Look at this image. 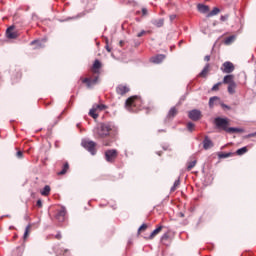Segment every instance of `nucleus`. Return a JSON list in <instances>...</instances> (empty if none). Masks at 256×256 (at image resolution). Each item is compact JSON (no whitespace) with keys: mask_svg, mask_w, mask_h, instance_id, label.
I'll list each match as a JSON object with an SVG mask.
<instances>
[{"mask_svg":"<svg viewBox=\"0 0 256 256\" xmlns=\"http://www.w3.org/2000/svg\"><path fill=\"white\" fill-rule=\"evenodd\" d=\"M30 45H37V49H41V48L45 47V45H43L41 40H37V39L30 42Z\"/></svg>","mask_w":256,"mask_h":256,"instance_id":"obj_33","label":"nucleus"},{"mask_svg":"<svg viewBox=\"0 0 256 256\" xmlns=\"http://www.w3.org/2000/svg\"><path fill=\"white\" fill-rule=\"evenodd\" d=\"M175 115H177V108L175 106H173L172 108H170V110L167 114V119H174Z\"/></svg>","mask_w":256,"mask_h":256,"instance_id":"obj_21","label":"nucleus"},{"mask_svg":"<svg viewBox=\"0 0 256 256\" xmlns=\"http://www.w3.org/2000/svg\"><path fill=\"white\" fill-rule=\"evenodd\" d=\"M65 113V110H63L60 114H59V116L57 117V119L58 120H56L55 122H54V125H57V123H59V121H61V119H63V114Z\"/></svg>","mask_w":256,"mask_h":256,"instance_id":"obj_40","label":"nucleus"},{"mask_svg":"<svg viewBox=\"0 0 256 256\" xmlns=\"http://www.w3.org/2000/svg\"><path fill=\"white\" fill-rule=\"evenodd\" d=\"M186 127H187V131H189V133H193L195 131V123H193V122H188Z\"/></svg>","mask_w":256,"mask_h":256,"instance_id":"obj_35","label":"nucleus"},{"mask_svg":"<svg viewBox=\"0 0 256 256\" xmlns=\"http://www.w3.org/2000/svg\"><path fill=\"white\" fill-rule=\"evenodd\" d=\"M95 139L102 141L104 147H111V143L115 141L117 126L113 122H101L93 129Z\"/></svg>","mask_w":256,"mask_h":256,"instance_id":"obj_1","label":"nucleus"},{"mask_svg":"<svg viewBox=\"0 0 256 256\" xmlns=\"http://www.w3.org/2000/svg\"><path fill=\"white\" fill-rule=\"evenodd\" d=\"M102 64L99 59H96L93 63V73L99 75V69H101Z\"/></svg>","mask_w":256,"mask_h":256,"instance_id":"obj_17","label":"nucleus"},{"mask_svg":"<svg viewBox=\"0 0 256 256\" xmlns=\"http://www.w3.org/2000/svg\"><path fill=\"white\" fill-rule=\"evenodd\" d=\"M221 9L214 7L208 14L207 17H214V15H218Z\"/></svg>","mask_w":256,"mask_h":256,"instance_id":"obj_29","label":"nucleus"},{"mask_svg":"<svg viewBox=\"0 0 256 256\" xmlns=\"http://www.w3.org/2000/svg\"><path fill=\"white\" fill-rule=\"evenodd\" d=\"M165 54H158L156 56H153L150 61L152 63H155L156 65H159V63H163L165 61Z\"/></svg>","mask_w":256,"mask_h":256,"instance_id":"obj_12","label":"nucleus"},{"mask_svg":"<svg viewBox=\"0 0 256 256\" xmlns=\"http://www.w3.org/2000/svg\"><path fill=\"white\" fill-rule=\"evenodd\" d=\"M145 33H147V31L141 30V31L137 34V37H143V35H145Z\"/></svg>","mask_w":256,"mask_h":256,"instance_id":"obj_51","label":"nucleus"},{"mask_svg":"<svg viewBox=\"0 0 256 256\" xmlns=\"http://www.w3.org/2000/svg\"><path fill=\"white\" fill-rule=\"evenodd\" d=\"M181 45H183V40H180V41L178 42V47H181Z\"/></svg>","mask_w":256,"mask_h":256,"instance_id":"obj_60","label":"nucleus"},{"mask_svg":"<svg viewBox=\"0 0 256 256\" xmlns=\"http://www.w3.org/2000/svg\"><path fill=\"white\" fill-rule=\"evenodd\" d=\"M220 85H223V82H218V83L214 84L213 87L211 88V91H219Z\"/></svg>","mask_w":256,"mask_h":256,"instance_id":"obj_39","label":"nucleus"},{"mask_svg":"<svg viewBox=\"0 0 256 256\" xmlns=\"http://www.w3.org/2000/svg\"><path fill=\"white\" fill-rule=\"evenodd\" d=\"M227 19H229V16L226 14V15H222L220 17V21H227Z\"/></svg>","mask_w":256,"mask_h":256,"instance_id":"obj_50","label":"nucleus"},{"mask_svg":"<svg viewBox=\"0 0 256 256\" xmlns=\"http://www.w3.org/2000/svg\"><path fill=\"white\" fill-rule=\"evenodd\" d=\"M40 193L41 195H43V197H47V195L51 193V186L50 185L44 186V188L40 191Z\"/></svg>","mask_w":256,"mask_h":256,"instance_id":"obj_24","label":"nucleus"},{"mask_svg":"<svg viewBox=\"0 0 256 256\" xmlns=\"http://www.w3.org/2000/svg\"><path fill=\"white\" fill-rule=\"evenodd\" d=\"M57 256H71V253L67 249H60V251L56 252Z\"/></svg>","mask_w":256,"mask_h":256,"instance_id":"obj_27","label":"nucleus"},{"mask_svg":"<svg viewBox=\"0 0 256 256\" xmlns=\"http://www.w3.org/2000/svg\"><path fill=\"white\" fill-rule=\"evenodd\" d=\"M136 15H141V11H140V10H137V11H136Z\"/></svg>","mask_w":256,"mask_h":256,"instance_id":"obj_63","label":"nucleus"},{"mask_svg":"<svg viewBox=\"0 0 256 256\" xmlns=\"http://www.w3.org/2000/svg\"><path fill=\"white\" fill-rule=\"evenodd\" d=\"M137 23H141V18H136Z\"/></svg>","mask_w":256,"mask_h":256,"instance_id":"obj_64","label":"nucleus"},{"mask_svg":"<svg viewBox=\"0 0 256 256\" xmlns=\"http://www.w3.org/2000/svg\"><path fill=\"white\" fill-rule=\"evenodd\" d=\"M116 93L118 95H125L126 93H129V87L123 84H120L116 87Z\"/></svg>","mask_w":256,"mask_h":256,"instance_id":"obj_13","label":"nucleus"},{"mask_svg":"<svg viewBox=\"0 0 256 256\" xmlns=\"http://www.w3.org/2000/svg\"><path fill=\"white\" fill-rule=\"evenodd\" d=\"M170 22L173 23V21H175L177 19V15L176 14H171L169 16Z\"/></svg>","mask_w":256,"mask_h":256,"instance_id":"obj_48","label":"nucleus"},{"mask_svg":"<svg viewBox=\"0 0 256 256\" xmlns=\"http://www.w3.org/2000/svg\"><path fill=\"white\" fill-rule=\"evenodd\" d=\"M234 78L233 74H227L224 76L222 83H224V85H232V83H235Z\"/></svg>","mask_w":256,"mask_h":256,"instance_id":"obj_14","label":"nucleus"},{"mask_svg":"<svg viewBox=\"0 0 256 256\" xmlns=\"http://www.w3.org/2000/svg\"><path fill=\"white\" fill-rule=\"evenodd\" d=\"M105 49L108 53H111L112 49L109 46V39L106 38V45H105Z\"/></svg>","mask_w":256,"mask_h":256,"instance_id":"obj_44","label":"nucleus"},{"mask_svg":"<svg viewBox=\"0 0 256 256\" xmlns=\"http://www.w3.org/2000/svg\"><path fill=\"white\" fill-rule=\"evenodd\" d=\"M167 239H169V234H168V233H164V234L161 236V241H167Z\"/></svg>","mask_w":256,"mask_h":256,"instance_id":"obj_47","label":"nucleus"},{"mask_svg":"<svg viewBox=\"0 0 256 256\" xmlns=\"http://www.w3.org/2000/svg\"><path fill=\"white\" fill-rule=\"evenodd\" d=\"M158 133H167V130H165V129H159V130H158Z\"/></svg>","mask_w":256,"mask_h":256,"instance_id":"obj_57","label":"nucleus"},{"mask_svg":"<svg viewBox=\"0 0 256 256\" xmlns=\"http://www.w3.org/2000/svg\"><path fill=\"white\" fill-rule=\"evenodd\" d=\"M151 24L154 25V27H157L158 29L163 27L165 25V19L160 18V19H152Z\"/></svg>","mask_w":256,"mask_h":256,"instance_id":"obj_16","label":"nucleus"},{"mask_svg":"<svg viewBox=\"0 0 256 256\" xmlns=\"http://www.w3.org/2000/svg\"><path fill=\"white\" fill-rule=\"evenodd\" d=\"M175 49V45L170 46V51H173Z\"/></svg>","mask_w":256,"mask_h":256,"instance_id":"obj_62","label":"nucleus"},{"mask_svg":"<svg viewBox=\"0 0 256 256\" xmlns=\"http://www.w3.org/2000/svg\"><path fill=\"white\" fill-rule=\"evenodd\" d=\"M247 151H249V149H247V146H244L242 148H239L237 151H236V155H245V153H247Z\"/></svg>","mask_w":256,"mask_h":256,"instance_id":"obj_34","label":"nucleus"},{"mask_svg":"<svg viewBox=\"0 0 256 256\" xmlns=\"http://www.w3.org/2000/svg\"><path fill=\"white\" fill-rule=\"evenodd\" d=\"M81 145L91 155H97V148H95V147H97V143H95V141H93V140H82Z\"/></svg>","mask_w":256,"mask_h":256,"instance_id":"obj_3","label":"nucleus"},{"mask_svg":"<svg viewBox=\"0 0 256 256\" xmlns=\"http://www.w3.org/2000/svg\"><path fill=\"white\" fill-rule=\"evenodd\" d=\"M33 224H28L25 228L23 239H27L29 237V229H31Z\"/></svg>","mask_w":256,"mask_h":256,"instance_id":"obj_37","label":"nucleus"},{"mask_svg":"<svg viewBox=\"0 0 256 256\" xmlns=\"http://www.w3.org/2000/svg\"><path fill=\"white\" fill-rule=\"evenodd\" d=\"M197 9H198L199 13H203V14L209 13V6L208 5L199 3L197 5Z\"/></svg>","mask_w":256,"mask_h":256,"instance_id":"obj_18","label":"nucleus"},{"mask_svg":"<svg viewBox=\"0 0 256 256\" xmlns=\"http://www.w3.org/2000/svg\"><path fill=\"white\" fill-rule=\"evenodd\" d=\"M16 157H17L18 159H23V151H21V150L17 151V152H16Z\"/></svg>","mask_w":256,"mask_h":256,"instance_id":"obj_46","label":"nucleus"},{"mask_svg":"<svg viewBox=\"0 0 256 256\" xmlns=\"http://www.w3.org/2000/svg\"><path fill=\"white\" fill-rule=\"evenodd\" d=\"M202 145H203V149H205V151H209V149L214 147L215 144L213 143V140H211V138H209V136H206V137H204Z\"/></svg>","mask_w":256,"mask_h":256,"instance_id":"obj_10","label":"nucleus"},{"mask_svg":"<svg viewBox=\"0 0 256 256\" xmlns=\"http://www.w3.org/2000/svg\"><path fill=\"white\" fill-rule=\"evenodd\" d=\"M236 88H237V83L228 84V93L230 95H234Z\"/></svg>","mask_w":256,"mask_h":256,"instance_id":"obj_28","label":"nucleus"},{"mask_svg":"<svg viewBox=\"0 0 256 256\" xmlns=\"http://www.w3.org/2000/svg\"><path fill=\"white\" fill-rule=\"evenodd\" d=\"M61 232H58L56 235H55V239H61Z\"/></svg>","mask_w":256,"mask_h":256,"instance_id":"obj_54","label":"nucleus"},{"mask_svg":"<svg viewBox=\"0 0 256 256\" xmlns=\"http://www.w3.org/2000/svg\"><path fill=\"white\" fill-rule=\"evenodd\" d=\"M222 109H227V111H231V106L221 102L220 103Z\"/></svg>","mask_w":256,"mask_h":256,"instance_id":"obj_43","label":"nucleus"},{"mask_svg":"<svg viewBox=\"0 0 256 256\" xmlns=\"http://www.w3.org/2000/svg\"><path fill=\"white\" fill-rule=\"evenodd\" d=\"M163 230V226L160 225L157 228H155L151 234L149 235V239H154L156 235H159V233H161V231Z\"/></svg>","mask_w":256,"mask_h":256,"instance_id":"obj_20","label":"nucleus"},{"mask_svg":"<svg viewBox=\"0 0 256 256\" xmlns=\"http://www.w3.org/2000/svg\"><path fill=\"white\" fill-rule=\"evenodd\" d=\"M221 71H223V73H233L235 71V65H233V62L230 61H226L223 63L222 67H221Z\"/></svg>","mask_w":256,"mask_h":256,"instance_id":"obj_9","label":"nucleus"},{"mask_svg":"<svg viewBox=\"0 0 256 256\" xmlns=\"http://www.w3.org/2000/svg\"><path fill=\"white\" fill-rule=\"evenodd\" d=\"M181 185V179H177L175 180L173 186L170 188L171 193H173V191L177 190V187H179Z\"/></svg>","mask_w":256,"mask_h":256,"instance_id":"obj_32","label":"nucleus"},{"mask_svg":"<svg viewBox=\"0 0 256 256\" xmlns=\"http://www.w3.org/2000/svg\"><path fill=\"white\" fill-rule=\"evenodd\" d=\"M233 155H235V153H233V152H220L218 154V157H219V159H227L229 157H233Z\"/></svg>","mask_w":256,"mask_h":256,"instance_id":"obj_23","label":"nucleus"},{"mask_svg":"<svg viewBox=\"0 0 256 256\" xmlns=\"http://www.w3.org/2000/svg\"><path fill=\"white\" fill-rule=\"evenodd\" d=\"M188 117L191 121H199L202 117L201 110L193 109L188 112Z\"/></svg>","mask_w":256,"mask_h":256,"instance_id":"obj_8","label":"nucleus"},{"mask_svg":"<svg viewBox=\"0 0 256 256\" xmlns=\"http://www.w3.org/2000/svg\"><path fill=\"white\" fill-rule=\"evenodd\" d=\"M147 229V224L143 223L139 228H138V234L141 233V231H145Z\"/></svg>","mask_w":256,"mask_h":256,"instance_id":"obj_41","label":"nucleus"},{"mask_svg":"<svg viewBox=\"0 0 256 256\" xmlns=\"http://www.w3.org/2000/svg\"><path fill=\"white\" fill-rule=\"evenodd\" d=\"M168 148H169L168 146H162V149H163L164 151H167Z\"/></svg>","mask_w":256,"mask_h":256,"instance_id":"obj_61","label":"nucleus"},{"mask_svg":"<svg viewBox=\"0 0 256 256\" xmlns=\"http://www.w3.org/2000/svg\"><path fill=\"white\" fill-rule=\"evenodd\" d=\"M15 30V26H9L6 29V37L7 39H17V32L14 31Z\"/></svg>","mask_w":256,"mask_h":256,"instance_id":"obj_11","label":"nucleus"},{"mask_svg":"<svg viewBox=\"0 0 256 256\" xmlns=\"http://www.w3.org/2000/svg\"><path fill=\"white\" fill-rule=\"evenodd\" d=\"M204 61H211V56L210 55H206L204 57Z\"/></svg>","mask_w":256,"mask_h":256,"instance_id":"obj_53","label":"nucleus"},{"mask_svg":"<svg viewBox=\"0 0 256 256\" xmlns=\"http://www.w3.org/2000/svg\"><path fill=\"white\" fill-rule=\"evenodd\" d=\"M139 45H141V42H139V41H135V42H134V46H135V47H139Z\"/></svg>","mask_w":256,"mask_h":256,"instance_id":"obj_55","label":"nucleus"},{"mask_svg":"<svg viewBox=\"0 0 256 256\" xmlns=\"http://www.w3.org/2000/svg\"><path fill=\"white\" fill-rule=\"evenodd\" d=\"M20 80H21V72H16V75L11 77L12 83H19Z\"/></svg>","mask_w":256,"mask_h":256,"instance_id":"obj_30","label":"nucleus"},{"mask_svg":"<svg viewBox=\"0 0 256 256\" xmlns=\"http://www.w3.org/2000/svg\"><path fill=\"white\" fill-rule=\"evenodd\" d=\"M29 219H30V218H29V215L26 214V215L24 216V220H25V221H29Z\"/></svg>","mask_w":256,"mask_h":256,"instance_id":"obj_58","label":"nucleus"},{"mask_svg":"<svg viewBox=\"0 0 256 256\" xmlns=\"http://www.w3.org/2000/svg\"><path fill=\"white\" fill-rule=\"evenodd\" d=\"M211 65L209 63H206L202 71L198 74V77H207V73H209V68Z\"/></svg>","mask_w":256,"mask_h":256,"instance_id":"obj_19","label":"nucleus"},{"mask_svg":"<svg viewBox=\"0 0 256 256\" xmlns=\"http://www.w3.org/2000/svg\"><path fill=\"white\" fill-rule=\"evenodd\" d=\"M235 39H237L236 35H230V36L226 37L224 43H225V45H231V43H233V41H235Z\"/></svg>","mask_w":256,"mask_h":256,"instance_id":"obj_26","label":"nucleus"},{"mask_svg":"<svg viewBox=\"0 0 256 256\" xmlns=\"http://www.w3.org/2000/svg\"><path fill=\"white\" fill-rule=\"evenodd\" d=\"M118 155L119 152L117 151V149H108L104 153V157L107 163H115V159H117Z\"/></svg>","mask_w":256,"mask_h":256,"instance_id":"obj_5","label":"nucleus"},{"mask_svg":"<svg viewBox=\"0 0 256 256\" xmlns=\"http://www.w3.org/2000/svg\"><path fill=\"white\" fill-rule=\"evenodd\" d=\"M226 133H229V135H233L235 133H245V129L237 127H228Z\"/></svg>","mask_w":256,"mask_h":256,"instance_id":"obj_15","label":"nucleus"},{"mask_svg":"<svg viewBox=\"0 0 256 256\" xmlns=\"http://www.w3.org/2000/svg\"><path fill=\"white\" fill-rule=\"evenodd\" d=\"M71 19H75V17L71 18V17H68L66 19H59L60 23H65V21H71Z\"/></svg>","mask_w":256,"mask_h":256,"instance_id":"obj_49","label":"nucleus"},{"mask_svg":"<svg viewBox=\"0 0 256 256\" xmlns=\"http://www.w3.org/2000/svg\"><path fill=\"white\" fill-rule=\"evenodd\" d=\"M82 83H84L87 87V89H93L97 83H99V75L92 77H86V78H81Z\"/></svg>","mask_w":256,"mask_h":256,"instance_id":"obj_6","label":"nucleus"},{"mask_svg":"<svg viewBox=\"0 0 256 256\" xmlns=\"http://www.w3.org/2000/svg\"><path fill=\"white\" fill-rule=\"evenodd\" d=\"M93 107L96 111H105L107 109V105L105 104H94Z\"/></svg>","mask_w":256,"mask_h":256,"instance_id":"obj_31","label":"nucleus"},{"mask_svg":"<svg viewBox=\"0 0 256 256\" xmlns=\"http://www.w3.org/2000/svg\"><path fill=\"white\" fill-rule=\"evenodd\" d=\"M119 45H120V47H123V45H125V41L124 40H120Z\"/></svg>","mask_w":256,"mask_h":256,"instance_id":"obj_56","label":"nucleus"},{"mask_svg":"<svg viewBox=\"0 0 256 256\" xmlns=\"http://www.w3.org/2000/svg\"><path fill=\"white\" fill-rule=\"evenodd\" d=\"M216 101H221V98L219 96H213L209 99L208 105H209L210 109H213V107H215Z\"/></svg>","mask_w":256,"mask_h":256,"instance_id":"obj_22","label":"nucleus"},{"mask_svg":"<svg viewBox=\"0 0 256 256\" xmlns=\"http://www.w3.org/2000/svg\"><path fill=\"white\" fill-rule=\"evenodd\" d=\"M97 110H95L94 107H92L89 111V115L90 117H92V119H97L99 117V114L96 113Z\"/></svg>","mask_w":256,"mask_h":256,"instance_id":"obj_36","label":"nucleus"},{"mask_svg":"<svg viewBox=\"0 0 256 256\" xmlns=\"http://www.w3.org/2000/svg\"><path fill=\"white\" fill-rule=\"evenodd\" d=\"M55 219L58 220L59 223L65 222V219H67V208H65V206H61L57 209Z\"/></svg>","mask_w":256,"mask_h":256,"instance_id":"obj_7","label":"nucleus"},{"mask_svg":"<svg viewBox=\"0 0 256 256\" xmlns=\"http://www.w3.org/2000/svg\"><path fill=\"white\" fill-rule=\"evenodd\" d=\"M195 165H197V160H193L191 162H188L187 170L191 171V169H193V167H195Z\"/></svg>","mask_w":256,"mask_h":256,"instance_id":"obj_38","label":"nucleus"},{"mask_svg":"<svg viewBox=\"0 0 256 256\" xmlns=\"http://www.w3.org/2000/svg\"><path fill=\"white\" fill-rule=\"evenodd\" d=\"M125 108L130 113H137V111L145 109V107H143V99L139 96L130 97L125 102Z\"/></svg>","mask_w":256,"mask_h":256,"instance_id":"obj_2","label":"nucleus"},{"mask_svg":"<svg viewBox=\"0 0 256 256\" xmlns=\"http://www.w3.org/2000/svg\"><path fill=\"white\" fill-rule=\"evenodd\" d=\"M69 171V162H65L62 166V169L60 172H58V175H65Z\"/></svg>","mask_w":256,"mask_h":256,"instance_id":"obj_25","label":"nucleus"},{"mask_svg":"<svg viewBox=\"0 0 256 256\" xmlns=\"http://www.w3.org/2000/svg\"><path fill=\"white\" fill-rule=\"evenodd\" d=\"M36 207H38L39 209H41V207H43V201L41 199H38L36 201Z\"/></svg>","mask_w":256,"mask_h":256,"instance_id":"obj_45","label":"nucleus"},{"mask_svg":"<svg viewBox=\"0 0 256 256\" xmlns=\"http://www.w3.org/2000/svg\"><path fill=\"white\" fill-rule=\"evenodd\" d=\"M43 43H47V37L42 38L41 40Z\"/></svg>","mask_w":256,"mask_h":256,"instance_id":"obj_59","label":"nucleus"},{"mask_svg":"<svg viewBox=\"0 0 256 256\" xmlns=\"http://www.w3.org/2000/svg\"><path fill=\"white\" fill-rule=\"evenodd\" d=\"M214 125L216 129H222V131H227V129H229V119L218 116L214 119Z\"/></svg>","mask_w":256,"mask_h":256,"instance_id":"obj_4","label":"nucleus"},{"mask_svg":"<svg viewBox=\"0 0 256 256\" xmlns=\"http://www.w3.org/2000/svg\"><path fill=\"white\" fill-rule=\"evenodd\" d=\"M251 137H256V132L250 133L248 135H246V139H249Z\"/></svg>","mask_w":256,"mask_h":256,"instance_id":"obj_52","label":"nucleus"},{"mask_svg":"<svg viewBox=\"0 0 256 256\" xmlns=\"http://www.w3.org/2000/svg\"><path fill=\"white\" fill-rule=\"evenodd\" d=\"M141 13L142 17H147V15H149V10L147 8H142Z\"/></svg>","mask_w":256,"mask_h":256,"instance_id":"obj_42","label":"nucleus"}]
</instances>
